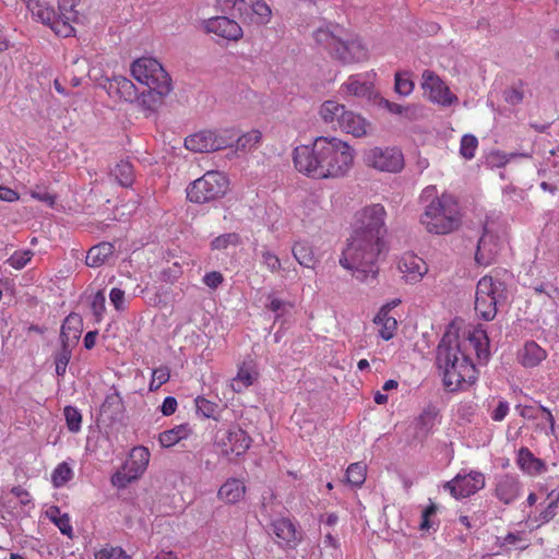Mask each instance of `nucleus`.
<instances>
[{"mask_svg":"<svg viewBox=\"0 0 559 559\" xmlns=\"http://www.w3.org/2000/svg\"><path fill=\"white\" fill-rule=\"evenodd\" d=\"M509 412V404L506 401H500L498 406L493 409L491 418L495 421H501L506 418Z\"/></svg>","mask_w":559,"mask_h":559,"instance_id":"338daca9","label":"nucleus"},{"mask_svg":"<svg viewBox=\"0 0 559 559\" xmlns=\"http://www.w3.org/2000/svg\"><path fill=\"white\" fill-rule=\"evenodd\" d=\"M96 559H129L124 550L120 547H107L95 555Z\"/></svg>","mask_w":559,"mask_h":559,"instance_id":"3c124183","label":"nucleus"},{"mask_svg":"<svg viewBox=\"0 0 559 559\" xmlns=\"http://www.w3.org/2000/svg\"><path fill=\"white\" fill-rule=\"evenodd\" d=\"M122 187H130L134 180L133 166L129 160H120L110 173Z\"/></svg>","mask_w":559,"mask_h":559,"instance_id":"f704fd0d","label":"nucleus"},{"mask_svg":"<svg viewBox=\"0 0 559 559\" xmlns=\"http://www.w3.org/2000/svg\"><path fill=\"white\" fill-rule=\"evenodd\" d=\"M261 140V132L252 130L236 140L237 148L247 150L253 147Z\"/></svg>","mask_w":559,"mask_h":559,"instance_id":"de8ad7c7","label":"nucleus"},{"mask_svg":"<svg viewBox=\"0 0 559 559\" xmlns=\"http://www.w3.org/2000/svg\"><path fill=\"white\" fill-rule=\"evenodd\" d=\"M485 486V477L480 472H471L467 475H456L452 480L447 481L444 484V488L450 491V493L455 499L466 498Z\"/></svg>","mask_w":559,"mask_h":559,"instance_id":"f8f14e48","label":"nucleus"},{"mask_svg":"<svg viewBox=\"0 0 559 559\" xmlns=\"http://www.w3.org/2000/svg\"><path fill=\"white\" fill-rule=\"evenodd\" d=\"M228 179L221 171H206L187 188V198L194 203H206L225 195L228 190Z\"/></svg>","mask_w":559,"mask_h":559,"instance_id":"6e6552de","label":"nucleus"},{"mask_svg":"<svg viewBox=\"0 0 559 559\" xmlns=\"http://www.w3.org/2000/svg\"><path fill=\"white\" fill-rule=\"evenodd\" d=\"M507 299L506 284L492 276H483L476 286L475 311L485 321L497 316V305Z\"/></svg>","mask_w":559,"mask_h":559,"instance_id":"423d86ee","label":"nucleus"},{"mask_svg":"<svg viewBox=\"0 0 559 559\" xmlns=\"http://www.w3.org/2000/svg\"><path fill=\"white\" fill-rule=\"evenodd\" d=\"M176 408L177 400L173 396H167L160 406V411L165 416L173 415L176 412Z\"/></svg>","mask_w":559,"mask_h":559,"instance_id":"774afa93","label":"nucleus"},{"mask_svg":"<svg viewBox=\"0 0 559 559\" xmlns=\"http://www.w3.org/2000/svg\"><path fill=\"white\" fill-rule=\"evenodd\" d=\"M518 463L527 473H540L545 467L544 463L536 459L527 448L520 449Z\"/></svg>","mask_w":559,"mask_h":559,"instance_id":"c9c22d12","label":"nucleus"},{"mask_svg":"<svg viewBox=\"0 0 559 559\" xmlns=\"http://www.w3.org/2000/svg\"><path fill=\"white\" fill-rule=\"evenodd\" d=\"M437 512V506L435 503H430L421 514V523L420 530H429L431 527L430 516L435 515Z\"/></svg>","mask_w":559,"mask_h":559,"instance_id":"052dcab7","label":"nucleus"},{"mask_svg":"<svg viewBox=\"0 0 559 559\" xmlns=\"http://www.w3.org/2000/svg\"><path fill=\"white\" fill-rule=\"evenodd\" d=\"M130 456V471H134V473L139 476L145 471L148 464L150 452L144 447H136L132 449Z\"/></svg>","mask_w":559,"mask_h":559,"instance_id":"e433bc0d","label":"nucleus"},{"mask_svg":"<svg viewBox=\"0 0 559 559\" xmlns=\"http://www.w3.org/2000/svg\"><path fill=\"white\" fill-rule=\"evenodd\" d=\"M477 145H478V140L476 136H474L472 134L463 135V138L461 140V147H460L461 155L466 159L473 158L475 155Z\"/></svg>","mask_w":559,"mask_h":559,"instance_id":"c03bdc74","label":"nucleus"},{"mask_svg":"<svg viewBox=\"0 0 559 559\" xmlns=\"http://www.w3.org/2000/svg\"><path fill=\"white\" fill-rule=\"evenodd\" d=\"M504 100L511 105H518L523 100V92L512 87L504 92Z\"/></svg>","mask_w":559,"mask_h":559,"instance_id":"0e129e2a","label":"nucleus"},{"mask_svg":"<svg viewBox=\"0 0 559 559\" xmlns=\"http://www.w3.org/2000/svg\"><path fill=\"white\" fill-rule=\"evenodd\" d=\"M389 312L390 305H384L373 319V322L376 324L381 325L379 334L384 341L391 340L394 336V333L397 328V322L395 318L390 317Z\"/></svg>","mask_w":559,"mask_h":559,"instance_id":"bb28decb","label":"nucleus"},{"mask_svg":"<svg viewBox=\"0 0 559 559\" xmlns=\"http://www.w3.org/2000/svg\"><path fill=\"white\" fill-rule=\"evenodd\" d=\"M32 252L31 251H23V252H14L8 262L11 266H13L16 270L23 269L27 262L31 260Z\"/></svg>","mask_w":559,"mask_h":559,"instance_id":"864d4df0","label":"nucleus"},{"mask_svg":"<svg viewBox=\"0 0 559 559\" xmlns=\"http://www.w3.org/2000/svg\"><path fill=\"white\" fill-rule=\"evenodd\" d=\"M399 269L403 273H408V281L413 282L419 281L423 277V275L427 272L425 263L421 260L416 259L414 257L401 261L399 263Z\"/></svg>","mask_w":559,"mask_h":559,"instance_id":"2f4dec72","label":"nucleus"},{"mask_svg":"<svg viewBox=\"0 0 559 559\" xmlns=\"http://www.w3.org/2000/svg\"><path fill=\"white\" fill-rule=\"evenodd\" d=\"M205 29L209 33H214L228 40H238L242 37V28L240 25L227 16L209 19L205 21Z\"/></svg>","mask_w":559,"mask_h":559,"instance_id":"4468645a","label":"nucleus"},{"mask_svg":"<svg viewBox=\"0 0 559 559\" xmlns=\"http://www.w3.org/2000/svg\"><path fill=\"white\" fill-rule=\"evenodd\" d=\"M245 493V484L240 479L229 478L218 489L217 497L225 503L234 504L239 502Z\"/></svg>","mask_w":559,"mask_h":559,"instance_id":"b1692460","label":"nucleus"},{"mask_svg":"<svg viewBox=\"0 0 559 559\" xmlns=\"http://www.w3.org/2000/svg\"><path fill=\"white\" fill-rule=\"evenodd\" d=\"M190 432L191 429L188 425L176 426L173 429L166 430L159 435V443L164 448L173 447L181 439L188 437Z\"/></svg>","mask_w":559,"mask_h":559,"instance_id":"72a5a7b5","label":"nucleus"},{"mask_svg":"<svg viewBox=\"0 0 559 559\" xmlns=\"http://www.w3.org/2000/svg\"><path fill=\"white\" fill-rule=\"evenodd\" d=\"M313 37L317 44L329 49L343 63L360 62L367 58V49L362 43L338 24L329 23L319 27Z\"/></svg>","mask_w":559,"mask_h":559,"instance_id":"20e7f679","label":"nucleus"},{"mask_svg":"<svg viewBox=\"0 0 559 559\" xmlns=\"http://www.w3.org/2000/svg\"><path fill=\"white\" fill-rule=\"evenodd\" d=\"M27 8L32 12V15L36 17L38 21L46 25H51V23L56 20V11L53 8L47 7L45 3H41L38 0H31L27 3Z\"/></svg>","mask_w":559,"mask_h":559,"instance_id":"473e14b6","label":"nucleus"},{"mask_svg":"<svg viewBox=\"0 0 559 559\" xmlns=\"http://www.w3.org/2000/svg\"><path fill=\"white\" fill-rule=\"evenodd\" d=\"M421 86L433 103L450 106L457 102V97L451 93L450 88L432 71H424Z\"/></svg>","mask_w":559,"mask_h":559,"instance_id":"ddd939ff","label":"nucleus"},{"mask_svg":"<svg viewBox=\"0 0 559 559\" xmlns=\"http://www.w3.org/2000/svg\"><path fill=\"white\" fill-rule=\"evenodd\" d=\"M114 253V246L110 242H100L92 247L86 254V265L98 267L104 264Z\"/></svg>","mask_w":559,"mask_h":559,"instance_id":"cd10ccee","label":"nucleus"},{"mask_svg":"<svg viewBox=\"0 0 559 559\" xmlns=\"http://www.w3.org/2000/svg\"><path fill=\"white\" fill-rule=\"evenodd\" d=\"M63 413H64L68 429L71 432H78L81 429V423H82L81 413L73 406H66Z\"/></svg>","mask_w":559,"mask_h":559,"instance_id":"79ce46f5","label":"nucleus"},{"mask_svg":"<svg viewBox=\"0 0 559 559\" xmlns=\"http://www.w3.org/2000/svg\"><path fill=\"white\" fill-rule=\"evenodd\" d=\"M437 411L435 407H428L419 415L416 420V437L425 439L435 426Z\"/></svg>","mask_w":559,"mask_h":559,"instance_id":"c756f323","label":"nucleus"},{"mask_svg":"<svg viewBox=\"0 0 559 559\" xmlns=\"http://www.w3.org/2000/svg\"><path fill=\"white\" fill-rule=\"evenodd\" d=\"M194 402L198 414H201L205 418H213L218 420V417L216 416L218 405L216 403L211 402L202 396H198Z\"/></svg>","mask_w":559,"mask_h":559,"instance_id":"a19ab883","label":"nucleus"},{"mask_svg":"<svg viewBox=\"0 0 559 559\" xmlns=\"http://www.w3.org/2000/svg\"><path fill=\"white\" fill-rule=\"evenodd\" d=\"M545 358V349L535 342H527L520 353V360L524 367H535Z\"/></svg>","mask_w":559,"mask_h":559,"instance_id":"c85d7f7f","label":"nucleus"},{"mask_svg":"<svg viewBox=\"0 0 559 559\" xmlns=\"http://www.w3.org/2000/svg\"><path fill=\"white\" fill-rule=\"evenodd\" d=\"M277 538V543L287 547H295L301 539V533L297 531L295 524L286 518L274 520L269 530Z\"/></svg>","mask_w":559,"mask_h":559,"instance_id":"dca6fc26","label":"nucleus"},{"mask_svg":"<svg viewBox=\"0 0 559 559\" xmlns=\"http://www.w3.org/2000/svg\"><path fill=\"white\" fill-rule=\"evenodd\" d=\"M131 74L140 84L146 87L171 83V78L163 66L156 59L150 57L133 61Z\"/></svg>","mask_w":559,"mask_h":559,"instance_id":"9d476101","label":"nucleus"},{"mask_svg":"<svg viewBox=\"0 0 559 559\" xmlns=\"http://www.w3.org/2000/svg\"><path fill=\"white\" fill-rule=\"evenodd\" d=\"M346 479L353 486H361L366 479V465L361 462L350 464L346 471Z\"/></svg>","mask_w":559,"mask_h":559,"instance_id":"58836bf2","label":"nucleus"},{"mask_svg":"<svg viewBox=\"0 0 559 559\" xmlns=\"http://www.w3.org/2000/svg\"><path fill=\"white\" fill-rule=\"evenodd\" d=\"M420 223L429 233L445 235L457 229L460 216L456 202L450 195L436 198L427 205L420 217Z\"/></svg>","mask_w":559,"mask_h":559,"instance_id":"39448f33","label":"nucleus"},{"mask_svg":"<svg viewBox=\"0 0 559 559\" xmlns=\"http://www.w3.org/2000/svg\"><path fill=\"white\" fill-rule=\"evenodd\" d=\"M370 123L366 121L360 115L348 110L345 115L344 121L341 124V130L352 134L356 138H360L368 134V128Z\"/></svg>","mask_w":559,"mask_h":559,"instance_id":"393cba45","label":"nucleus"},{"mask_svg":"<svg viewBox=\"0 0 559 559\" xmlns=\"http://www.w3.org/2000/svg\"><path fill=\"white\" fill-rule=\"evenodd\" d=\"M107 90L110 95L115 94L126 102L139 98L135 85L124 76H115L109 81Z\"/></svg>","mask_w":559,"mask_h":559,"instance_id":"5701e85b","label":"nucleus"},{"mask_svg":"<svg viewBox=\"0 0 559 559\" xmlns=\"http://www.w3.org/2000/svg\"><path fill=\"white\" fill-rule=\"evenodd\" d=\"M79 2L80 0H59V14L63 15V13H66L72 17H78V12L74 10V8L78 5Z\"/></svg>","mask_w":559,"mask_h":559,"instance_id":"6e6d98bb","label":"nucleus"},{"mask_svg":"<svg viewBox=\"0 0 559 559\" xmlns=\"http://www.w3.org/2000/svg\"><path fill=\"white\" fill-rule=\"evenodd\" d=\"M385 210L381 204L364 207L356 215L352 237L366 238L380 245H385L386 227L384 223Z\"/></svg>","mask_w":559,"mask_h":559,"instance_id":"0eeeda50","label":"nucleus"},{"mask_svg":"<svg viewBox=\"0 0 559 559\" xmlns=\"http://www.w3.org/2000/svg\"><path fill=\"white\" fill-rule=\"evenodd\" d=\"M121 409L122 399L118 393L109 394L100 407L102 413H111L112 415H117Z\"/></svg>","mask_w":559,"mask_h":559,"instance_id":"a18cd8bd","label":"nucleus"},{"mask_svg":"<svg viewBox=\"0 0 559 559\" xmlns=\"http://www.w3.org/2000/svg\"><path fill=\"white\" fill-rule=\"evenodd\" d=\"M258 377L252 360L245 361L238 370L237 376L231 381V389L234 392H241L243 389L253 384Z\"/></svg>","mask_w":559,"mask_h":559,"instance_id":"a878e982","label":"nucleus"},{"mask_svg":"<svg viewBox=\"0 0 559 559\" xmlns=\"http://www.w3.org/2000/svg\"><path fill=\"white\" fill-rule=\"evenodd\" d=\"M243 3L242 0H217L219 10L224 13H231L234 16H236L234 11L237 12V16L241 13Z\"/></svg>","mask_w":559,"mask_h":559,"instance_id":"603ef678","label":"nucleus"},{"mask_svg":"<svg viewBox=\"0 0 559 559\" xmlns=\"http://www.w3.org/2000/svg\"><path fill=\"white\" fill-rule=\"evenodd\" d=\"M74 346L61 345V348L55 355V362L67 365L69 364L72 355V348Z\"/></svg>","mask_w":559,"mask_h":559,"instance_id":"680f3d73","label":"nucleus"},{"mask_svg":"<svg viewBox=\"0 0 559 559\" xmlns=\"http://www.w3.org/2000/svg\"><path fill=\"white\" fill-rule=\"evenodd\" d=\"M52 522L58 526L63 535L72 537V526L68 514H62L58 518H52Z\"/></svg>","mask_w":559,"mask_h":559,"instance_id":"4d7b16f0","label":"nucleus"},{"mask_svg":"<svg viewBox=\"0 0 559 559\" xmlns=\"http://www.w3.org/2000/svg\"><path fill=\"white\" fill-rule=\"evenodd\" d=\"M138 475L134 473L133 475H129L127 473H116L111 481L117 487H126L132 479H135Z\"/></svg>","mask_w":559,"mask_h":559,"instance_id":"69168bd1","label":"nucleus"},{"mask_svg":"<svg viewBox=\"0 0 559 559\" xmlns=\"http://www.w3.org/2000/svg\"><path fill=\"white\" fill-rule=\"evenodd\" d=\"M262 263L271 271L277 272L281 269V261L276 254L271 251L262 252Z\"/></svg>","mask_w":559,"mask_h":559,"instance_id":"5fc2aeb1","label":"nucleus"},{"mask_svg":"<svg viewBox=\"0 0 559 559\" xmlns=\"http://www.w3.org/2000/svg\"><path fill=\"white\" fill-rule=\"evenodd\" d=\"M522 491V485L519 479L510 475H503L496 484L495 497L503 504L513 503Z\"/></svg>","mask_w":559,"mask_h":559,"instance_id":"6ab92c4d","label":"nucleus"},{"mask_svg":"<svg viewBox=\"0 0 559 559\" xmlns=\"http://www.w3.org/2000/svg\"><path fill=\"white\" fill-rule=\"evenodd\" d=\"M234 135L228 130H202L186 138L185 146L192 152L209 153L231 146Z\"/></svg>","mask_w":559,"mask_h":559,"instance_id":"1a4fd4ad","label":"nucleus"},{"mask_svg":"<svg viewBox=\"0 0 559 559\" xmlns=\"http://www.w3.org/2000/svg\"><path fill=\"white\" fill-rule=\"evenodd\" d=\"M436 362L443 373L444 386L454 392L475 378V367L460 347L457 335L445 333L437 347Z\"/></svg>","mask_w":559,"mask_h":559,"instance_id":"f03ea898","label":"nucleus"},{"mask_svg":"<svg viewBox=\"0 0 559 559\" xmlns=\"http://www.w3.org/2000/svg\"><path fill=\"white\" fill-rule=\"evenodd\" d=\"M173 91V83L154 85L142 91L140 94L141 105L148 109H157L164 102V98Z\"/></svg>","mask_w":559,"mask_h":559,"instance_id":"aec40b11","label":"nucleus"},{"mask_svg":"<svg viewBox=\"0 0 559 559\" xmlns=\"http://www.w3.org/2000/svg\"><path fill=\"white\" fill-rule=\"evenodd\" d=\"M31 197L48 205H53L55 203V195L39 187L31 190Z\"/></svg>","mask_w":559,"mask_h":559,"instance_id":"bf43d9fd","label":"nucleus"},{"mask_svg":"<svg viewBox=\"0 0 559 559\" xmlns=\"http://www.w3.org/2000/svg\"><path fill=\"white\" fill-rule=\"evenodd\" d=\"M223 275L219 272L206 273L203 277V282L210 288H217L223 282Z\"/></svg>","mask_w":559,"mask_h":559,"instance_id":"e2e57ef3","label":"nucleus"},{"mask_svg":"<svg viewBox=\"0 0 559 559\" xmlns=\"http://www.w3.org/2000/svg\"><path fill=\"white\" fill-rule=\"evenodd\" d=\"M82 332V319L76 313L69 314L62 325L60 332L61 345L75 346Z\"/></svg>","mask_w":559,"mask_h":559,"instance_id":"412c9836","label":"nucleus"},{"mask_svg":"<svg viewBox=\"0 0 559 559\" xmlns=\"http://www.w3.org/2000/svg\"><path fill=\"white\" fill-rule=\"evenodd\" d=\"M218 443L224 447L226 454L235 453L236 455H241L250 448L251 438L241 428L233 427L225 432Z\"/></svg>","mask_w":559,"mask_h":559,"instance_id":"f3484780","label":"nucleus"},{"mask_svg":"<svg viewBox=\"0 0 559 559\" xmlns=\"http://www.w3.org/2000/svg\"><path fill=\"white\" fill-rule=\"evenodd\" d=\"M348 112L345 106L335 100H325L320 107V116L322 120L330 124L333 129L340 128L344 121L345 115Z\"/></svg>","mask_w":559,"mask_h":559,"instance_id":"4be33fe9","label":"nucleus"},{"mask_svg":"<svg viewBox=\"0 0 559 559\" xmlns=\"http://www.w3.org/2000/svg\"><path fill=\"white\" fill-rule=\"evenodd\" d=\"M384 249L385 245L371 242L366 238L350 237L343 250L340 264L352 271L353 275L361 282L373 280L379 271L378 259Z\"/></svg>","mask_w":559,"mask_h":559,"instance_id":"7ed1b4c3","label":"nucleus"},{"mask_svg":"<svg viewBox=\"0 0 559 559\" xmlns=\"http://www.w3.org/2000/svg\"><path fill=\"white\" fill-rule=\"evenodd\" d=\"M239 240V236L235 233L225 234L216 237L211 246L215 250L226 249L229 245H236Z\"/></svg>","mask_w":559,"mask_h":559,"instance_id":"09e8293b","label":"nucleus"},{"mask_svg":"<svg viewBox=\"0 0 559 559\" xmlns=\"http://www.w3.org/2000/svg\"><path fill=\"white\" fill-rule=\"evenodd\" d=\"M106 297L103 290H98L92 299L91 309L97 322L102 321L106 311Z\"/></svg>","mask_w":559,"mask_h":559,"instance_id":"49530a36","label":"nucleus"},{"mask_svg":"<svg viewBox=\"0 0 559 559\" xmlns=\"http://www.w3.org/2000/svg\"><path fill=\"white\" fill-rule=\"evenodd\" d=\"M76 21L78 17H72L66 13H63V15L57 14L56 20L50 25V28L59 36L69 37L74 32L71 22Z\"/></svg>","mask_w":559,"mask_h":559,"instance_id":"4c0bfd02","label":"nucleus"},{"mask_svg":"<svg viewBox=\"0 0 559 559\" xmlns=\"http://www.w3.org/2000/svg\"><path fill=\"white\" fill-rule=\"evenodd\" d=\"M243 7L238 17L243 22L257 25L267 24L271 20L272 11L263 0H242Z\"/></svg>","mask_w":559,"mask_h":559,"instance_id":"2eb2a0df","label":"nucleus"},{"mask_svg":"<svg viewBox=\"0 0 559 559\" xmlns=\"http://www.w3.org/2000/svg\"><path fill=\"white\" fill-rule=\"evenodd\" d=\"M499 252L498 239L492 234L488 233L486 225L483 227V235L478 240L475 261L479 265L491 264Z\"/></svg>","mask_w":559,"mask_h":559,"instance_id":"a211bd4d","label":"nucleus"},{"mask_svg":"<svg viewBox=\"0 0 559 559\" xmlns=\"http://www.w3.org/2000/svg\"><path fill=\"white\" fill-rule=\"evenodd\" d=\"M109 299L116 310L121 311L124 309V292L120 288H112L109 293Z\"/></svg>","mask_w":559,"mask_h":559,"instance_id":"13d9d810","label":"nucleus"},{"mask_svg":"<svg viewBox=\"0 0 559 559\" xmlns=\"http://www.w3.org/2000/svg\"><path fill=\"white\" fill-rule=\"evenodd\" d=\"M414 88V83L408 76H404L401 73L395 74V91L404 96H407L412 93Z\"/></svg>","mask_w":559,"mask_h":559,"instance_id":"8fccbe9b","label":"nucleus"},{"mask_svg":"<svg viewBox=\"0 0 559 559\" xmlns=\"http://www.w3.org/2000/svg\"><path fill=\"white\" fill-rule=\"evenodd\" d=\"M72 477V469L67 463L59 464L52 473V483L56 487L63 486Z\"/></svg>","mask_w":559,"mask_h":559,"instance_id":"37998d69","label":"nucleus"},{"mask_svg":"<svg viewBox=\"0 0 559 559\" xmlns=\"http://www.w3.org/2000/svg\"><path fill=\"white\" fill-rule=\"evenodd\" d=\"M347 94L358 96V97H370L371 96V85L368 83H361L357 80L349 79L347 83L343 86Z\"/></svg>","mask_w":559,"mask_h":559,"instance_id":"ea45409f","label":"nucleus"},{"mask_svg":"<svg viewBox=\"0 0 559 559\" xmlns=\"http://www.w3.org/2000/svg\"><path fill=\"white\" fill-rule=\"evenodd\" d=\"M293 160L299 173L311 178H338L350 169L354 150L337 138L319 136L312 146L296 147Z\"/></svg>","mask_w":559,"mask_h":559,"instance_id":"f257e3e1","label":"nucleus"},{"mask_svg":"<svg viewBox=\"0 0 559 559\" xmlns=\"http://www.w3.org/2000/svg\"><path fill=\"white\" fill-rule=\"evenodd\" d=\"M293 254L297 262L305 267L313 269L317 263L313 248L308 242H296L293 247Z\"/></svg>","mask_w":559,"mask_h":559,"instance_id":"7c9ffc66","label":"nucleus"},{"mask_svg":"<svg viewBox=\"0 0 559 559\" xmlns=\"http://www.w3.org/2000/svg\"><path fill=\"white\" fill-rule=\"evenodd\" d=\"M365 163L381 171L396 173L403 168L402 153L394 147H373L364 155Z\"/></svg>","mask_w":559,"mask_h":559,"instance_id":"9b49d317","label":"nucleus"}]
</instances>
